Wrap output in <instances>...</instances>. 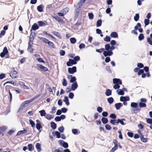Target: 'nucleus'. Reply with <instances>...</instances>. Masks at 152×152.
I'll return each instance as SVG.
<instances>
[{
  "instance_id": "1",
  "label": "nucleus",
  "mask_w": 152,
  "mask_h": 152,
  "mask_svg": "<svg viewBox=\"0 0 152 152\" xmlns=\"http://www.w3.org/2000/svg\"><path fill=\"white\" fill-rule=\"evenodd\" d=\"M131 106L132 107H133L135 108L134 109V113H136L137 112V111H140L139 109L138 108L137 106V104L135 102H132L131 103Z\"/></svg>"
},
{
  "instance_id": "2",
  "label": "nucleus",
  "mask_w": 152,
  "mask_h": 152,
  "mask_svg": "<svg viewBox=\"0 0 152 152\" xmlns=\"http://www.w3.org/2000/svg\"><path fill=\"white\" fill-rule=\"evenodd\" d=\"M77 62L74 60L72 59H69V61L66 63V65L68 66H71L73 64H77Z\"/></svg>"
},
{
  "instance_id": "3",
  "label": "nucleus",
  "mask_w": 152,
  "mask_h": 152,
  "mask_svg": "<svg viewBox=\"0 0 152 152\" xmlns=\"http://www.w3.org/2000/svg\"><path fill=\"white\" fill-rule=\"evenodd\" d=\"M86 0H80V1L78 2V9H79L78 10V11H77L76 13V14L77 13L78 14L79 12V11L80 9V8L82 7V6L83 5V4L85 3Z\"/></svg>"
},
{
  "instance_id": "4",
  "label": "nucleus",
  "mask_w": 152,
  "mask_h": 152,
  "mask_svg": "<svg viewBox=\"0 0 152 152\" xmlns=\"http://www.w3.org/2000/svg\"><path fill=\"white\" fill-rule=\"evenodd\" d=\"M76 66H73L72 68H69L68 71L69 73L73 74L76 72Z\"/></svg>"
},
{
  "instance_id": "5",
  "label": "nucleus",
  "mask_w": 152,
  "mask_h": 152,
  "mask_svg": "<svg viewBox=\"0 0 152 152\" xmlns=\"http://www.w3.org/2000/svg\"><path fill=\"white\" fill-rule=\"evenodd\" d=\"M113 54V52L110 50V51H104L103 54L105 57H107V56H112Z\"/></svg>"
},
{
  "instance_id": "6",
  "label": "nucleus",
  "mask_w": 152,
  "mask_h": 152,
  "mask_svg": "<svg viewBox=\"0 0 152 152\" xmlns=\"http://www.w3.org/2000/svg\"><path fill=\"white\" fill-rule=\"evenodd\" d=\"M10 75L12 78H17L18 76L17 72L15 70L11 71L10 73Z\"/></svg>"
},
{
  "instance_id": "7",
  "label": "nucleus",
  "mask_w": 152,
  "mask_h": 152,
  "mask_svg": "<svg viewBox=\"0 0 152 152\" xmlns=\"http://www.w3.org/2000/svg\"><path fill=\"white\" fill-rule=\"evenodd\" d=\"M37 66L40 68L42 70V71L45 72L47 71L48 70V68L40 64H37Z\"/></svg>"
},
{
  "instance_id": "8",
  "label": "nucleus",
  "mask_w": 152,
  "mask_h": 152,
  "mask_svg": "<svg viewBox=\"0 0 152 152\" xmlns=\"http://www.w3.org/2000/svg\"><path fill=\"white\" fill-rule=\"evenodd\" d=\"M18 83L19 85L20 86H22L24 89H29V87L26 86L25 83L23 82L19 81Z\"/></svg>"
},
{
  "instance_id": "9",
  "label": "nucleus",
  "mask_w": 152,
  "mask_h": 152,
  "mask_svg": "<svg viewBox=\"0 0 152 152\" xmlns=\"http://www.w3.org/2000/svg\"><path fill=\"white\" fill-rule=\"evenodd\" d=\"M113 82L114 84L121 85L122 84L121 81L119 79L114 78L113 80Z\"/></svg>"
},
{
  "instance_id": "10",
  "label": "nucleus",
  "mask_w": 152,
  "mask_h": 152,
  "mask_svg": "<svg viewBox=\"0 0 152 152\" xmlns=\"http://www.w3.org/2000/svg\"><path fill=\"white\" fill-rule=\"evenodd\" d=\"M39 28V27L37 25V24L36 23H34L32 26L31 28L30 31H31L32 30L35 31L38 29Z\"/></svg>"
},
{
  "instance_id": "11",
  "label": "nucleus",
  "mask_w": 152,
  "mask_h": 152,
  "mask_svg": "<svg viewBox=\"0 0 152 152\" xmlns=\"http://www.w3.org/2000/svg\"><path fill=\"white\" fill-rule=\"evenodd\" d=\"M78 86L76 82L73 83L71 85V89L72 90H75L77 87Z\"/></svg>"
},
{
  "instance_id": "12",
  "label": "nucleus",
  "mask_w": 152,
  "mask_h": 152,
  "mask_svg": "<svg viewBox=\"0 0 152 152\" xmlns=\"http://www.w3.org/2000/svg\"><path fill=\"white\" fill-rule=\"evenodd\" d=\"M120 100L121 102H125L129 100V98L128 96L124 97L121 96L120 97Z\"/></svg>"
},
{
  "instance_id": "13",
  "label": "nucleus",
  "mask_w": 152,
  "mask_h": 152,
  "mask_svg": "<svg viewBox=\"0 0 152 152\" xmlns=\"http://www.w3.org/2000/svg\"><path fill=\"white\" fill-rule=\"evenodd\" d=\"M52 33L53 35L58 37L59 38L61 39V36L59 32L55 31H53L52 32Z\"/></svg>"
},
{
  "instance_id": "14",
  "label": "nucleus",
  "mask_w": 152,
  "mask_h": 152,
  "mask_svg": "<svg viewBox=\"0 0 152 152\" xmlns=\"http://www.w3.org/2000/svg\"><path fill=\"white\" fill-rule=\"evenodd\" d=\"M110 36L113 38H117L118 37V34L115 32H113L110 34Z\"/></svg>"
},
{
  "instance_id": "15",
  "label": "nucleus",
  "mask_w": 152,
  "mask_h": 152,
  "mask_svg": "<svg viewBox=\"0 0 152 152\" xmlns=\"http://www.w3.org/2000/svg\"><path fill=\"white\" fill-rule=\"evenodd\" d=\"M28 150L30 151H32L34 149V146L31 144H28Z\"/></svg>"
},
{
  "instance_id": "16",
  "label": "nucleus",
  "mask_w": 152,
  "mask_h": 152,
  "mask_svg": "<svg viewBox=\"0 0 152 152\" xmlns=\"http://www.w3.org/2000/svg\"><path fill=\"white\" fill-rule=\"evenodd\" d=\"M27 131L26 130H25L24 129V130H21L20 131H18L17 134V135H20L21 134H25L26 133H27Z\"/></svg>"
},
{
  "instance_id": "17",
  "label": "nucleus",
  "mask_w": 152,
  "mask_h": 152,
  "mask_svg": "<svg viewBox=\"0 0 152 152\" xmlns=\"http://www.w3.org/2000/svg\"><path fill=\"white\" fill-rule=\"evenodd\" d=\"M122 106V104L121 103H116L115 106L117 110H118Z\"/></svg>"
},
{
  "instance_id": "18",
  "label": "nucleus",
  "mask_w": 152,
  "mask_h": 152,
  "mask_svg": "<svg viewBox=\"0 0 152 152\" xmlns=\"http://www.w3.org/2000/svg\"><path fill=\"white\" fill-rule=\"evenodd\" d=\"M40 145V144L39 143H37L36 144L35 147L38 152H40L41 150Z\"/></svg>"
},
{
  "instance_id": "19",
  "label": "nucleus",
  "mask_w": 152,
  "mask_h": 152,
  "mask_svg": "<svg viewBox=\"0 0 152 152\" xmlns=\"http://www.w3.org/2000/svg\"><path fill=\"white\" fill-rule=\"evenodd\" d=\"M38 38L46 43H47L49 41L48 39L45 38L39 37Z\"/></svg>"
},
{
  "instance_id": "20",
  "label": "nucleus",
  "mask_w": 152,
  "mask_h": 152,
  "mask_svg": "<svg viewBox=\"0 0 152 152\" xmlns=\"http://www.w3.org/2000/svg\"><path fill=\"white\" fill-rule=\"evenodd\" d=\"M43 7L42 5H40L37 7V10L40 12H42L43 11Z\"/></svg>"
},
{
  "instance_id": "21",
  "label": "nucleus",
  "mask_w": 152,
  "mask_h": 152,
  "mask_svg": "<svg viewBox=\"0 0 152 152\" xmlns=\"http://www.w3.org/2000/svg\"><path fill=\"white\" fill-rule=\"evenodd\" d=\"M6 126H2L0 127V134H1L3 132L5 131L6 129Z\"/></svg>"
},
{
  "instance_id": "22",
  "label": "nucleus",
  "mask_w": 152,
  "mask_h": 152,
  "mask_svg": "<svg viewBox=\"0 0 152 152\" xmlns=\"http://www.w3.org/2000/svg\"><path fill=\"white\" fill-rule=\"evenodd\" d=\"M63 101L65 102L66 104L67 105H69V99H68V97L67 96H65L64 97V99L63 100Z\"/></svg>"
},
{
  "instance_id": "23",
  "label": "nucleus",
  "mask_w": 152,
  "mask_h": 152,
  "mask_svg": "<svg viewBox=\"0 0 152 152\" xmlns=\"http://www.w3.org/2000/svg\"><path fill=\"white\" fill-rule=\"evenodd\" d=\"M105 94L107 96H109L111 95L112 91L111 90L107 89L105 93Z\"/></svg>"
},
{
  "instance_id": "24",
  "label": "nucleus",
  "mask_w": 152,
  "mask_h": 152,
  "mask_svg": "<svg viewBox=\"0 0 152 152\" xmlns=\"http://www.w3.org/2000/svg\"><path fill=\"white\" fill-rule=\"evenodd\" d=\"M105 49L106 51L111 50V47L110 44H107L105 45Z\"/></svg>"
},
{
  "instance_id": "25",
  "label": "nucleus",
  "mask_w": 152,
  "mask_h": 152,
  "mask_svg": "<svg viewBox=\"0 0 152 152\" xmlns=\"http://www.w3.org/2000/svg\"><path fill=\"white\" fill-rule=\"evenodd\" d=\"M51 126L53 129H55L56 127V124L53 122H51L50 123Z\"/></svg>"
},
{
  "instance_id": "26",
  "label": "nucleus",
  "mask_w": 152,
  "mask_h": 152,
  "mask_svg": "<svg viewBox=\"0 0 152 152\" xmlns=\"http://www.w3.org/2000/svg\"><path fill=\"white\" fill-rule=\"evenodd\" d=\"M101 120L104 124H106L108 122V119L107 118L104 117L102 118Z\"/></svg>"
},
{
  "instance_id": "27",
  "label": "nucleus",
  "mask_w": 152,
  "mask_h": 152,
  "mask_svg": "<svg viewBox=\"0 0 152 152\" xmlns=\"http://www.w3.org/2000/svg\"><path fill=\"white\" fill-rule=\"evenodd\" d=\"M36 127L37 129L38 130H39L40 129L42 128V126L41 124H39V123L36 124Z\"/></svg>"
},
{
  "instance_id": "28",
  "label": "nucleus",
  "mask_w": 152,
  "mask_h": 152,
  "mask_svg": "<svg viewBox=\"0 0 152 152\" xmlns=\"http://www.w3.org/2000/svg\"><path fill=\"white\" fill-rule=\"evenodd\" d=\"M53 18L58 22H61L63 20L61 18L58 16H53Z\"/></svg>"
},
{
  "instance_id": "29",
  "label": "nucleus",
  "mask_w": 152,
  "mask_h": 152,
  "mask_svg": "<svg viewBox=\"0 0 152 152\" xmlns=\"http://www.w3.org/2000/svg\"><path fill=\"white\" fill-rule=\"evenodd\" d=\"M102 23V20L101 19L98 20L96 22V26L97 27L100 26Z\"/></svg>"
},
{
  "instance_id": "30",
  "label": "nucleus",
  "mask_w": 152,
  "mask_h": 152,
  "mask_svg": "<svg viewBox=\"0 0 152 152\" xmlns=\"http://www.w3.org/2000/svg\"><path fill=\"white\" fill-rule=\"evenodd\" d=\"M38 23L39 26H44L46 25L45 23L42 21H39Z\"/></svg>"
},
{
  "instance_id": "31",
  "label": "nucleus",
  "mask_w": 152,
  "mask_h": 152,
  "mask_svg": "<svg viewBox=\"0 0 152 152\" xmlns=\"http://www.w3.org/2000/svg\"><path fill=\"white\" fill-rule=\"evenodd\" d=\"M139 14L138 13L136 14L134 17V20L136 21H137L139 18Z\"/></svg>"
},
{
  "instance_id": "32",
  "label": "nucleus",
  "mask_w": 152,
  "mask_h": 152,
  "mask_svg": "<svg viewBox=\"0 0 152 152\" xmlns=\"http://www.w3.org/2000/svg\"><path fill=\"white\" fill-rule=\"evenodd\" d=\"M140 139L141 141L144 142H147V139L146 138H144L143 135H142L140 137Z\"/></svg>"
},
{
  "instance_id": "33",
  "label": "nucleus",
  "mask_w": 152,
  "mask_h": 152,
  "mask_svg": "<svg viewBox=\"0 0 152 152\" xmlns=\"http://www.w3.org/2000/svg\"><path fill=\"white\" fill-rule=\"evenodd\" d=\"M107 100L108 102L110 104H112L114 102V99L112 97L108 98Z\"/></svg>"
},
{
  "instance_id": "34",
  "label": "nucleus",
  "mask_w": 152,
  "mask_h": 152,
  "mask_svg": "<svg viewBox=\"0 0 152 152\" xmlns=\"http://www.w3.org/2000/svg\"><path fill=\"white\" fill-rule=\"evenodd\" d=\"M105 50V49L104 48H101L100 49H97L96 50V52L99 53H101L102 52H104Z\"/></svg>"
},
{
  "instance_id": "35",
  "label": "nucleus",
  "mask_w": 152,
  "mask_h": 152,
  "mask_svg": "<svg viewBox=\"0 0 152 152\" xmlns=\"http://www.w3.org/2000/svg\"><path fill=\"white\" fill-rule=\"evenodd\" d=\"M43 33L45 34L48 35V36L51 37V38H52L53 39H55V38L52 35L48 33L47 32L45 31H43Z\"/></svg>"
},
{
  "instance_id": "36",
  "label": "nucleus",
  "mask_w": 152,
  "mask_h": 152,
  "mask_svg": "<svg viewBox=\"0 0 152 152\" xmlns=\"http://www.w3.org/2000/svg\"><path fill=\"white\" fill-rule=\"evenodd\" d=\"M70 42L72 44L75 43L76 41V39L74 37H72L70 39Z\"/></svg>"
},
{
  "instance_id": "37",
  "label": "nucleus",
  "mask_w": 152,
  "mask_h": 152,
  "mask_svg": "<svg viewBox=\"0 0 152 152\" xmlns=\"http://www.w3.org/2000/svg\"><path fill=\"white\" fill-rule=\"evenodd\" d=\"M104 40L107 42H110V38L109 36L107 35L105 37L104 39Z\"/></svg>"
},
{
  "instance_id": "38",
  "label": "nucleus",
  "mask_w": 152,
  "mask_h": 152,
  "mask_svg": "<svg viewBox=\"0 0 152 152\" xmlns=\"http://www.w3.org/2000/svg\"><path fill=\"white\" fill-rule=\"evenodd\" d=\"M119 123L122 125H124L125 124L124 122L122 120L120 119H118L117 120V124H118Z\"/></svg>"
},
{
  "instance_id": "39",
  "label": "nucleus",
  "mask_w": 152,
  "mask_h": 152,
  "mask_svg": "<svg viewBox=\"0 0 152 152\" xmlns=\"http://www.w3.org/2000/svg\"><path fill=\"white\" fill-rule=\"evenodd\" d=\"M141 24L140 23H137V25L136 26H135L134 27V30L135 31H136L138 29V27H141Z\"/></svg>"
},
{
  "instance_id": "40",
  "label": "nucleus",
  "mask_w": 152,
  "mask_h": 152,
  "mask_svg": "<svg viewBox=\"0 0 152 152\" xmlns=\"http://www.w3.org/2000/svg\"><path fill=\"white\" fill-rule=\"evenodd\" d=\"M144 38V36L142 34H139L138 37V39L139 40H142Z\"/></svg>"
},
{
  "instance_id": "41",
  "label": "nucleus",
  "mask_w": 152,
  "mask_h": 152,
  "mask_svg": "<svg viewBox=\"0 0 152 152\" xmlns=\"http://www.w3.org/2000/svg\"><path fill=\"white\" fill-rule=\"evenodd\" d=\"M47 44H48V45L50 47L52 48H54V45L53 42L48 41Z\"/></svg>"
},
{
  "instance_id": "42",
  "label": "nucleus",
  "mask_w": 152,
  "mask_h": 152,
  "mask_svg": "<svg viewBox=\"0 0 152 152\" xmlns=\"http://www.w3.org/2000/svg\"><path fill=\"white\" fill-rule=\"evenodd\" d=\"M146 122L147 123L152 124V119L146 118Z\"/></svg>"
},
{
  "instance_id": "43",
  "label": "nucleus",
  "mask_w": 152,
  "mask_h": 152,
  "mask_svg": "<svg viewBox=\"0 0 152 152\" xmlns=\"http://www.w3.org/2000/svg\"><path fill=\"white\" fill-rule=\"evenodd\" d=\"M53 116L50 115L48 114L46 116V118L47 119L50 120L53 118Z\"/></svg>"
},
{
  "instance_id": "44",
  "label": "nucleus",
  "mask_w": 152,
  "mask_h": 152,
  "mask_svg": "<svg viewBox=\"0 0 152 152\" xmlns=\"http://www.w3.org/2000/svg\"><path fill=\"white\" fill-rule=\"evenodd\" d=\"M39 113H40V115L41 116H44L46 114V113L44 110H41L39 111Z\"/></svg>"
},
{
  "instance_id": "45",
  "label": "nucleus",
  "mask_w": 152,
  "mask_h": 152,
  "mask_svg": "<svg viewBox=\"0 0 152 152\" xmlns=\"http://www.w3.org/2000/svg\"><path fill=\"white\" fill-rule=\"evenodd\" d=\"M139 105L140 107L141 108L145 107L146 106V105L145 103L141 102L139 103Z\"/></svg>"
},
{
  "instance_id": "46",
  "label": "nucleus",
  "mask_w": 152,
  "mask_h": 152,
  "mask_svg": "<svg viewBox=\"0 0 152 152\" xmlns=\"http://www.w3.org/2000/svg\"><path fill=\"white\" fill-rule=\"evenodd\" d=\"M88 16L90 19L92 20L94 18V15L92 13H88Z\"/></svg>"
},
{
  "instance_id": "47",
  "label": "nucleus",
  "mask_w": 152,
  "mask_h": 152,
  "mask_svg": "<svg viewBox=\"0 0 152 152\" xmlns=\"http://www.w3.org/2000/svg\"><path fill=\"white\" fill-rule=\"evenodd\" d=\"M29 121L30 124L32 127H33L35 126V124L32 119H29Z\"/></svg>"
},
{
  "instance_id": "48",
  "label": "nucleus",
  "mask_w": 152,
  "mask_h": 152,
  "mask_svg": "<svg viewBox=\"0 0 152 152\" xmlns=\"http://www.w3.org/2000/svg\"><path fill=\"white\" fill-rule=\"evenodd\" d=\"M76 78L75 77H71L70 81L71 83H74L76 82Z\"/></svg>"
},
{
  "instance_id": "49",
  "label": "nucleus",
  "mask_w": 152,
  "mask_h": 152,
  "mask_svg": "<svg viewBox=\"0 0 152 152\" xmlns=\"http://www.w3.org/2000/svg\"><path fill=\"white\" fill-rule=\"evenodd\" d=\"M110 122V123L113 125H115V124L117 123V120L115 119L111 120Z\"/></svg>"
},
{
  "instance_id": "50",
  "label": "nucleus",
  "mask_w": 152,
  "mask_h": 152,
  "mask_svg": "<svg viewBox=\"0 0 152 152\" xmlns=\"http://www.w3.org/2000/svg\"><path fill=\"white\" fill-rule=\"evenodd\" d=\"M25 107V105L22 103L20 105L18 111L19 112L21 110L23 109Z\"/></svg>"
},
{
  "instance_id": "51",
  "label": "nucleus",
  "mask_w": 152,
  "mask_h": 152,
  "mask_svg": "<svg viewBox=\"0 0 152 152\" xmlns=\"http://www.w3.org/2000/svg\"><path fill=\"white\" fill-rule=\"evenodd\" d=\"M31 102V101L30 100H27L24 101L23 103L25 105V106H26V104H30Z\"/></svg>"
},
{
  "instance_id": "52",
  "label": "nucleus",
  "mask_w": 152,
  "mask_h": 152,
  "mask_svg": "<svg viewBox=\"0 0 152 152\" xmlns=\"http://www.w3.org/2000/svg\"><path fill=\"white\" fill-rule=\"evenodd\" d=\"M110 117L113 119H115L116 118V115L115 114L112 113L110 115Z\"/></svg>"
},
{
  "instance_id": "53",
  "label": "nucleus",
  "mask_w": 152,
  "mask_h": 152,
  "mask_svg": "<svg viewBox=\"0 0 152 152\" xmlns=\"http://www.w3.org/2000/svg\"><path fill=\"white\" fill-rule=\"evenodd\" d=\"M3 52L7 54L8 53V51L6 47H5L3 49Z\"/></svg>"
},
{
  "instance_id": "54",
  "label": "nucleus",
  "mask_w": 152,
  "mask_h": 152,
  "mask_svg": "<svg viewBox=\"0 0 152 152\" xmlns=\"http://www.w3.org/2000/svg\"><path fill=\"white\" fill-rule=\"evenodd\" d=\"M68 11V9L67 8H65L61 11V12H64L66 14Z\"/></svg>"
},
{
  "instance_id": "55",
  "label": "nucleus",
  "mask_w": 152,
  "mask_h": 152,
  "mask_svg": "<svg viewBox=\"0 0 152 152\" xmlns=\"http://www.w3.org/2000/svg\"><path fill=\"white\" fill-rule=\"evenodd\" d=\"M62 85L64 86H66L67 85V82L65 78L63 79Z\"/></svg>"
},
{
  "instance_id": "56",
  "label": "nucleus",
  "mask_w": 152,
  "mask_h": 152,
  "mask_svg": "<svg viewBox=\"0 0 152 152\" xmlns=\"http://www.w3.org/2000/svg\"><path fill=\"white\" fill-rule=\"evenodd\" d=\"M150 21L148 19H145L144 20V23L145 26L148 25Z\"/></svg>"
},
{
  "instance_id": "57",
  "label": "nucleus",
  "mask_w": 152,
  "mask_h": 152,
  "mask_svg": "<svg viewBox=\"0 0 152 152\" xmlns=\"http://www.w3.org/2000/svg\"><path fill=\"white\" fill-rule=\"evenodd\" d=\"M74 96V94L73 93L70 92L69 95V97L70 99H72Z\"/></svg>"
},
{
  "instance_id": "58",
  "label": "nucleus",
  "mask_w": 152,
  "mask_h": 152,
  "mask_svg": "<svg viewBox=\"0 0 152 152\" xmlns=\"http://www.w3.org/2000/svg\"><path fill=\"white\" fill-rule=\"evenodd\" d=\"M55 134L57 138H59L61 137L60 133L58 131L55 132Z\"/></svg>"
},
{
  "instance_id": "59",
  "label": "nucleus",
  "mask_w": 152,
  "mask_h": 152,
  "mask_svg": "<svg viewBox=\"0 0 152 152\" xmlns=\"http://www.w3.org/2000/svg\"><path fill=\"white\" fill-rule=\"evenodd\" d=\"M5 33L6 31H5L4 30H2L0 33V38L2 36L4 35L5 34Z\"/></svg>"
},
{
  "instance_id": "60",
  "label": "nucleus",
  "mask_w": 152,
  "mask_h": 152,
  "mask_svg": "<svg viewBox=\"0 0 152 152\" xmlns=\"http://www.w3.org/2000/svg\"><path fill=\"white\" fill-rule=\"evenodd\" d=\"M119 91L118 92V94L119 95H123L124 93V91L121 89H119Z\"/></svg>"
},
{
  "instance_id": "61",
  "label": "nucleus",
  "mask_w": 152,
  "mask_h": 152,
  "mask_svg": "<svg viewBox=\"0 0 152 152\" xmlns=\"http://www.w3.org/2000/svg\"><path fill=\"white\" fill-rule=\"evenodd\" d=\"M58 131L61 132H63L64 131V128L63 126H61L58 129Z\"/></svg>"
},
{
  "instance_id": "62",
  "label": "nucleus",
  "mask_w": 152,
  "mask_h": 152,
  "mask_svg": "<svg viewBox=\"0 0 152 152\" xmlns=\"http://www.w3.org/2000/svg\"><path fill=\"white\" fill-rule=\"evenodd\" d=\"M127 134L129 137H133L134 134L132 132H128L127 133Z\"/></svg>"
},
{
  "instance_id": "63",
  "label": "nucleus",
  "mask_w": 152,
  "mask_h": 152,
  "mask_svg": "<svg viewBox=\"0 0 152 152\" xmlns=\"http://www.w3.org/2000/svg\"><path fill=\"white\" fill-rule=\"evenodd\" d=\"M147 42L149 43L151 45H152V39H151V38L149 37L147 39Z\"/></svg>"
},
{
  "instance_id": "64",
  "label": "nucleus",
  "mask_w": 152,
  "mask_h": 152,
  "mask_svg": "<svg viewBox=\"0 0 152 152\" xmlns=\"http://www.w3.org/2000/svg\"><path fill=\"white\" fill-rule=\"evenodd\" d=\"M62 148H59L58 149H56L54 151V152H63V151H61V150H62Z\"/></svg>"
}]
</instances>
